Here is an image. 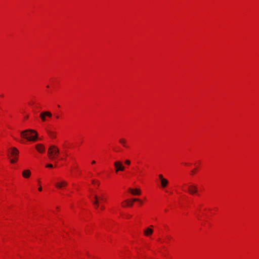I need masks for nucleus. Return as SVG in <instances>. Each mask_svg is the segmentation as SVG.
I'll return each instance as SVG.
<instances>
[{
  "instance_id": "1",
  "label": "nucleus",
  "mask_w": 259,
  "mask_h": 259,
  "mask_svg": "<svg viewBox=\"0 0 259 259\" xmlns=\"http://www.w3.org/2000/svg\"><path fill=\"white\" fill-rule=\"evenodd\" d=\"M22 137L28 141H35L37 139V133L33 130H26L21 133Z\"/></svg>"
},
{
  "instance_id": "2",
  "label": "nucleus",
  "mask_w": 259,
  "mask_h": 259,
  "mask_svg": "<svg viewBox=\"0 0 259 259\" xmlns=\"http://www.w3.org/2000/svg\"><path fill=\"white\" fill-rule=\"evenodd\" d=\"M59 153V149L55 145H51L50 146L48 153L49 157L51 160H54L56 157L58 156Z\"/></svg>"
},
{
  "instance_id": "3",
  "label": "nucleus",
  "mask_w": 259,
  "mask_h": 259,
  "mask_svg": "<svg viewBox=\"0 0 259 259\" xmlns=\"http://www.w3.org/2000/svg\"><path fill=\"white\" fill-rule=\"evenodd\" d=\"M8 153H9V154H8L9 155V154H10L11 156L14 157L13 159H12L10 160L11 162V163L15 162L17 159V156L18 155V153H19L18 150L15 147H13L11 149L9 150Z\"/></svg>"
},
{
  "instance_id": "4",
  "label": "nucleus",
  "mask_w": 259,
  "mask_h": 259,
  "mask_svg": "<svg viewBox=\"0 0 259 259\" xmlns=\"http://www.w3.org/2000/svg\"><path fill=\"white\" fill-rule=\"evenodd\" d=\"M114 165L115 167V171L116 172L119 170L123 171L124 170V166H123L122 163L119 161L114 162Z\"/></svg>"
},
{
  "instance_id": "5",
  "label": "nucleus",
  "mask_w": 259,
  "mask_h": 259,
  "mask_svg": "<svg viewBox=\"0 0 259 259\" xmlns=\"http://www.w3.org/2000/svg\"><path fill=\"white\" fill-rule=\"evenodd\" d=\"M188 192L190 194H196L197 192V187L195 185H189L188 186Z\"/></svg>"
},
{
  "instance_id": "6",
  "label": "nucleus",
  "mask_w": 259,
  "mask_h": 259,
  "mask_svg": "<svg viewBox=\"0 0 259 259\" xmlns=\"http://www.w3.org/2000/svg\"><path fill=\"white\" fill-rule=\"evenodd\" d=\"M46 116H48L49 117H52V113L49 111H45V112H41L40 114V117L41 118V120L43 121H46Z\"/></svg>"
},
{
  "instance_id": "7",
  "label": "nucleus",
  "mask_w": 259,
  "mask_h": 259,
  "mask_svg": "<svg viewBox=\"0 0 259 259\" xmlns=\"http://www.w3.org/2000/svg\"><path fill=\"white\" fill-rule=\"evenodd\" d=\"M129 191L134 195H139L141 194V191L140 189H133L132 188L128 189Z\"/></svg>"
},
{
  "instance_id": "8",
  "label": "nucleus",
  "mask_w": 259,
  "mask_h": 259,
  "mask_svg": "<svg viewBox=\"0 0 259 259\" xmlns=\"http://www.w3.org/2000/svg\"><path fill=\"white\" fill-rule=\"evenodd\" d=\"M67 185V183L65 181H62L60 182L57 183L56 184V187L58 188H62L63 187L66 186Z\"/></svg>"
},
{
  "instance_id": "9",
  "label": "nucleus",
  "mask_w": 259,
  "mask_h": 259,
  "mask_svg": "<svg viewBox=\"0 0 259 259\" xmlns=\"http://www.w3.org/2000/svg\"><path fill=\"white\" fill-rule=\"evenodd\" d=\"M153 230L152 229L150 228H147L144 231V234L146 236H149L153 233Z\"/></svg>"
},
{
  "instance_id": "10",
  "label": "nucleus",
  "mask_w": 259,
  "mask_h": 259,
  "mask_svg": "<svg viewBox=\"0 0 259 259\" xmlns=\"http://www.w3.org/2000/svg\"><path fill=\"white\" fill-rule=\"evenodd\" d=\"M35 148L37 149V150L40 153L44 152L45 150V147L41 144H37L35 146Z\"/></svg>"
},
{
  "instance_id": "11",
  "label": "nucleus",
  "mask_w": 259,
  "mask_h": 259,
  "mask_svg": "<svg viewBox=\"0 0 259 259\" xmlns=\"http://www.w3.org/2000/svg\"><path fill=\"white\" fill-rule=\"evenodd\" d=\"M31 172L29 170H25L22 172V176L25 178H28L30 176Z\"/></svg>"
},
{
  "instance_id": "12",
  "label": "nucleus",
  "mask_w": 259,
  "mask_h": 259,
  "mask_svg": "<svg viewBox=\"0 0 259 259\" xmlns=\"http://www.w3.org/2000/svg\"><path fill=\"white\" fill-rule=\"evenodd\" d=\"M168 184V181L166 179H162V181H161V187L163 188H165L167 184Z\"/></svg>"
},
{
  "instance_id": "13",
  "label": "nucleus",
  "mask_w": 259,
  "mask_h": 259,
  "mask_svg": "<svg viewBox=\"0 0 259 259\" xmlns=\"http://www.w3.org/2000/svg\"><path fill=\"white\" fill-rule=\"evenodd\" d=\"M119 143L121 144L124 147L128 148V146L126 145V141L124 139H120L119 141Z\"/></svg>"
},
{
  "instance_id": "14",
  "label": "nucleus",
  "mask_w": 259,
  "mask_h": 259,
  "mask_svg": "<svg viewBox=\"0 0 259 259\" xmlns=\"http://www.w3.org/2000/svg\"><path fill=\"white\" fill-rule=\"evenodd\" d=\"M93 205L95 206L96 208H98L99 206V200H92Z\"/></svg>"
},
{
  "instance_id": "15",
  "label": "nucleus",
  "mask_w": 259,
  "mask_h": 259,
  "mask_svg": "<svg viewBox=\"0 0 259 259\" xmlns=\"http://www.w3.org/2000/svg\"><path fill=\"white\" fill-rule=\"evenodd\" d=\"M47 133H48V135L51 137H52L53 138H55L56 137L55 133H54L53 132H52V131H47Z\"/></svg>"
},
{
  "instance_id": "16",
  "label": "nucleus",
  "mask_w": 259,
  "mask_h": 259,
  "mask_svg": "<svg viewBox=\"0 0 259 259\" xmlns=\"http://www.w3.org/2000/svg\"><path fill=\"white\" fill-rule=\"evenodd\" d=\"M125 202L126 203V205L128 206H133V202L132 201V199L131 200V201H130L128 200H125Z\"/></svg>"
},
{
  "instance_id": "17",
  "label": "nucleus",
  "mask_w": 259,
  "mask_h": 259,
  "mask_svg": "<svg viewBox=\"0 0 259 259\" xmlns=\"http://www.w3.org/2000/svg\"><path fill=\"white\" fill-rule=\"evenodd\" d=\"M132 201H138V202H140V204H142V202L141 200H140L138 198H133L132 199Z\"/></svg>"
},
{
  "instance_id": "18",
  "label": "nucleus",
  "mask_w": 259,
  "mask_h": 259,
  "mask_svg": "<svg viewBox=\"0 0 259 259\" xmlns=\"http://www.w3.org/2000/svg\"><path fill=\"white\" fill-rule=\"evenodd\" d=\"M46 167L52 168L53 167L52 164H48L46 165Z\"/></svg>"
},
{
  "instance_id": "19",
  "label": "nucleus",
  "mask_w": 259,
  "mask_h": 259,
  "mask_svg": "<svg viewBox=\"0 0 259 259\" xmlns=\"http://www.w3.org/2000/svg\"><path fill=\"white\" fill-rule=\"evenodd\" d=\"M125 163L127 165H130L131 164V161L129 160H126L125 161Z\"/></svg>"
},
{
  "instance_id": "20",
  "label": "nucleus",
  "mask_w": 259,
  "mask_h": 259,
  "mask_svg": "<svg viewBox=\"0 0 259 259\" xmlns=\"http://www.w3.org/2000/svg\"><path fill=\"white\" fill-rule=\"evenodd\" d=\"M100 200L101 201L104 200V199L102 195H101L100 197H99V200Z\"/></svg>"
},
{
  "instance_id": "21",
  "label": "nucleus",
  "mask_w": 259,
  "mask_h": 259,
  "mask_svg": "<svg viewBox=\"0 0 259 259\" xmlns=\"http://www.w3.org/2000/svg\"><path fill=\"white\" fill-rule=\"evenodd\" d=\"M94 200H99V197L95 195L94 197Z\"/></svg>"
},
{
  "instance_id": "22",
  "label": "nucleus",
  "mask_w": 259,
  "mask_h": 259,
  "mask_svg": "<svg viewBox=\"0 0 259 259\" xmlns=\"http://www.w3.org/2000/svg\"><path fill=\"white\" fill-rule=\"evenodd\" d=\"M159 179H160L161 181H162V179H164L163 177V176L162 175H161V174L159 175Z\"/></svg>"
},
{
  "instance_id": "23",
  "label": "nucleus",
  "mask_w": 259,
  "mask_h": 259,
  "mask_svg": "<svg viewBox=\"0 0 259 259\" xmlns=\"http://www.w3.org/2000/svg\"><path fill=\"white\" fill-rule=\"evenodd\" d=\"M101 210H104L105 209V207L104 205H101Z\"/></svg>"
},
{
  "instance_id": "24",
  "label": "nucleus",
  "mask_w": 259,
  "mask_h": 259,
  "mask_svg": "<svg viewBox=\"0 0 259 259\" xmlns=\"http://www.w3.org/2000/svg\"><path fill=\"white\" fill-rule=\"evenodd\" d=\"M38 190H39V191H41L42 190V188H41V187H39V188H38Z\"/></svg>"
},
{
  "instance_id": "25",
  "label": "nucleus",
  "mask_w": 259,
  "mask_h": 259,
  "mask_svg": "<svg viewBox=\"0 0 259 259\" xmlns=\"http://www.w3.org/2000/svg\"><path fill=\"white\" fill-rule=\"evenodd\" d=\"M95 163H96V162L94 160L92 161V164H95Z\"/></svg>"
},
{
  "instance_id": "26",
  "label": "nucleus",
  "mask_w": 259,
  "mask_h": 259,
  "mask_svg": "<svg viewBox=\"0 0 259 259\" xmlns=\"http://www.w3.org/2000/svg\"><path fill=\"white\" fill-rule=\"evenodd\" d=\"M131 215H128L126 217V218H127V219H128V218H131Z\"/></svg>"
},
{
  "instance_id": "27",
  "label": "nucleus",
  "mask_w": 259,
  "mask_h": 259,
  "mask_svg": "<svg viewBox=\"0 0 259 259\" xmlns=\"http://www.w3.org/2000/svg\"><path fill=\"white\" fill-rule=\"evenodd\" d=\"M191 172H192V174H193L195 172V170L194 169L192 170L191 171Z\"/></svg>"
},
{
  "instance_id": "28",
  "label": "nucleus",
  "mask_w": 259,
  "mask_h": 259,
  "mask_svg": "<svg viewBox=\"0 0 259 259\" xmlns=\"http://www.w3.org/2000/svg\"><path fill=\"white\" fill-rule=\"evenodd\" d=\"M99 183L98 182L97 184V186H99Z\"/></svg>"
},
{
  "instance_id": "29",
  "label": "nucleus",
  "mask_w": 259,
  "mask_h": 259,
  "mask_svg": "<svg viewBox=\"0 0 259 259\" xmlns=\"http://www.w3.org/2000/svg\"><path fill=\"white\" fill-rule=\"evenodd\" d=\"M99 183L98 182L97 184V186H99Z\"/></svg>"
},
{
  "instance_id": "30",
  "label": "nucleus",
  "mask_w": 259,
  "mask_h": 259,
  "mask_svg": "<svg viewBox=\"0 0 259 259\" xmlns=\"http://www.w3.org/2000/svg\"><path fill=\"white\" fill-rule=\"evenodd\" d=\"M28 117V116L27 115L26 116H25V118H27Z\"/></svg>"
},
{
  "instance_id": "31",
  "label": "nucleus",
  "mask_w": 259,
  "mask_h": 259,
  "mask_svg": "<svg viewBox=\"0 0 259 259\" xmlns=\"http://www.w3.org/2000/svg\"><path fill=\"white\" fill-rule=\"evenodd\" d=\"M92 183H94V180H93V181H92Z\"/></svg>"
}]
</instances>
